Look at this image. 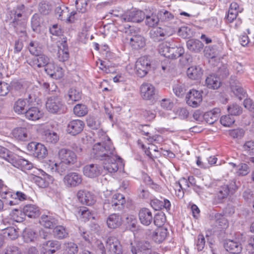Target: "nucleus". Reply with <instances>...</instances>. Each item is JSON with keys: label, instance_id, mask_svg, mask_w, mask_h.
<instances>
[{"label": "nucleus", "instance_id": "1", "mask_svg": "<svg viewBox=\"0 0 254 254\" xmlns=\"http://www.w3.org/2000/svg\"><path fill=\"white\" fill-rule=\"evenodd\" d=\"M98 134H102L101 140L93 145L91 154L94 158L103 161L104 170L110 173L116 172L123 168V160L115 154V148L106 133L100 130Z\"/></svg>", "mask_w": 254, "mask_h": 254}, {"label": "nucleus", "instance_id": "2", "mask_svg": "<svg viewBox=\"0 0 254 254\" xmlns=\"http://www.w3.org/2000/svg\"><path fill=\"white\" fill-rule=\"evenodd\" d=\"M39 92L37 88H33L32 91H28V98L19 99L14 102V111L19 115L25 114L29 106L39 101Z\"/></svg>", "mask_w": 254, "mask_h": 254}, {"label": "nucleus", "instance_id": "3", "mask_svg": "<svg viewBox=\"0 0 254 254\" xmlns=\"http://www.w3.org/2000/svg\"><path fill=\"white\" fill-rule=\"evenodd\" d=\"M25 6L23 4L18 5L14 10V19L12 22V26L14 27L15 31L21 37L26 36V19L23 16Z\"/></svg>", "mask_w": 254, "mask_h": 254}, {"label": "nucleus", "instance_id": "4", "mask_svg": "<svg viewBox=\"0 0 254 254\" xmlns=\"http://www.w3.org/2000/svg\"><path fill=\"white\" fill-rule=\"evenodd\" d=\"M236 189L237 186L234 180L231 181L229 184L220 186L215 194V199L217 203L222 202L223 200L226 199L230 194H233Z\"/></svg>", "mask_w": 254, "mask_h": 254}, {"label": "nucleus", "instance_id": "5", "mask_svg": "<svg viewBox=\"0 0 254 254\" xmlns=\"http://www.w3.org/2000/svg\"><path fill=\"white\" fill-rule=\"evenodd\" d=\"M64 103L62 99L58 96H52L46 102L47 110L53 114L60 113L64 111Z\"/></svg>", "mask_w": 254, "mask_h": 254}, {"label": "nucleus", "instance_id": "6", "mask_svg": "<svg viewBox=\"0 0 254 254\" xmlns=\"http://www.w3.org/2000/svg\"><path fill=\"white\" fill-rule=\"evenodd\" d=\"M151 68L150 61L146 56L138 59L135 63V69L137 75L140 77H144Z\"/></svg>", "mask_w": 254, "mask_h": 254}, {"label": "nucleus", "instance_id": "7", "mask_svg": "<svg viewBox=\"0 0 254 254\" xmlns=\"http://www.w3.org/2000/svg\"><path fill=\"white\" fill-rule=\"evenodd\" d=\"M27 150L38 158H44L47 154V150L44 145L36 142H31L27 146Z\"/></svg>", "mask_w": 254, "mask_h": 254}, {"label": "nucleus", "instance_id": "8", "mask_svg": "<svg viewBox=\"0 0 254 254\" xmlns=\"http://www.w3.org/2000/svg\"><path fill=\"white\" fill-rule=\"evenodd\" d=\"M157 90L155 86L148 82H143L140 86V96L143 99L151 100L154 98Z\"/></svg>", "mask_w": 254, "mask_h": 254}, {"label": "nucleus", "instance_id": "9", "mask_svg": "<svg viewBox=\"0 0 254 254\" xmlns=\"http://www.w3.org/2000/svg\"><path fill=\"white\" fill-rule=\"evenodd\" d=\"M59 158L61 161L67 166L74 164L77 160L75 153L71 150L62 148L59 151Z\"/></svg>", "mask_w": 254, "mask_h": 254}, {"label": "nucleus", "instance_id": "10", "mask_svg": "<svg viewBox=\"0 0 254 254\" xmlns=\"http://www.w3.org/2000/svg\"><path fill=\"white\" fill-rule=\"evenodd\" d=\"M106 247L109 254H123L122 246L115 237L111 236L108 238Z\"/></svg>", "mask_w": 254, "mask_h": 254}, {"label": "nucleus", "instance_id": "11", "mask_svg": "<svg viewBox=\"0 0 254 254\" xmlns=\"http://www.w3.org/2000/svg\"><path fill=\"white\" fill-rule=\"evenodd\" d=\"M145 18V13L141 10H133L126 12L121 16L122 22H140Z\"/></svg>", "mask_w": 254, "mask_h": 254}, {"label": "nucleus", "instance_id": "12", "mask_svg": "<svg viewBox=\"0 0 254 254\" xmlns=\"http://www.w3.org/2000/svg\"><path fill=\"white\" fill-rule=\"evenodd\" d=\"M187 104L193 108L198 107L202 101L201 92L194 89L190 90L186 96Z\"/></svg>", "mask_w": 254, "mask_h": 254}, {"label": "nucleus", "instance_id": "13", "mask_svg": "<svg viewBox=\"0 0 254 254\" xmlns=\"http://www.w3.org/2000/svg\"><path fill=\"white\" fill-rule=\"evenodd\" d=\"M82 176L76 172H70L64 178V182L68 187H75L82 183Z\"/></svg>", "mask_w": 254, "mask_h": 254}, {"label": "nucleus", "instance_id": "14", "mask_svg": "<svg viewBox=\"0 0 254 254\" xmlns=\"http://www.w3.org/2000/svg\"><path fill=\"white\" fill-rule=\"evenodd\" d=\"M129 40L130 46L134 49L138 50L143 48L146 45V40L144 37L138 34L134 33L127 38Z\"/></svg>", "mask_w": 254, "mask_h": 254}, {"label": "nucleus", "instance_id": "15", "mask_svg": "<svg viewBox=\"0 0 254 254\" xmlns=\"http://www.w3.org/2000/svg\"><path fill=\"white\" fill-rule=\"evenodd\" d=\"M9 160L10 163L14 167L21 170H30L33 167V164L30 162L15 155L14 158H10Z\"/></svg>", "mask_w": 254, "mask_h": 254}, {"label": "nucleus", "instance_id": "16", "mask_svg": "<svg viewBox=\"0 0 254 254\" xmlns=\"http://www.w3.org/2000/svg\"><path fill=\"white\" fill-rule=\"evenodd\" d=\"M173 32V30L170 28H162L158 27L151 30L150 32V35L154 40H160L163 37L171 35Z\"/></svg>", "mask_w": 254, "mask_h": 254}, {"label": "nucleus", "instance_id": "17", "mask_svg": "<svg viewBox=\"0 0 254 254\" xmlns=\"http://www.w3.org/2000/svg\"><path fill=\"white\" fill-rule=\"evenodd\" d=\"M12 135L17 140L21 141H26L31 138L29 128L26 127H16L12 130Z\"/></svg>", "mask_w": 254, "mask_h": 254}, {"label": "nucleus", "instance_id": "18", "mask_svg": "<svg viewBox=\"0 0 254 254\" xmlns=\"http://www.w3.org/2000/svg\"><path fill=\"white\" fill-rule=\"evenodd\" d=\"M102 168L97 164H91L85 165L83 168V174L90 178L99 176L101 174Z\"/></svg>", "mask_w": 254, "mask_h": 254}, {"label": "nucleus", "instance_id": "19", "mask_svg": "<svg viewBox=\"0 0 254 254\" xmlns=\"http://www.w3.org/2000/svg\"><path fill=\"white\" fill-rule=\"evenodd\" d=\"M77 196L79 201L83 204L91 205L96 201L94 195L91 192L87 190H79Z\"/></svg>", "mask_w": 254, "mask_h": 254}, {"label": "nucleus", "instance_id": "20", "mask_svg": "<svg viewBox=\"0 0 254 254\" xmlns=\"http://www.w3.org/2000/svg\"><path fill=\"white\" fill-rule=\"evenodd\" d=\"M224 247L227 252L232 254H240L242 250L241 244L234 240H226L224 243Z\"/></svg>", "mask_w": 254, "mask_h": 254}, {"label": "nucleus", "instance_id": "21", "mask_svg": "<svg viewBox=\"0 0 254 254\" xmlns=\"http://www.w3.org/2000/svg\"><path fill=\"white\" fill-rule=\"evenodd\" d=\"M55 12L59 19L63 20L64 18H66L70 22H72L75 18V15L77 14V12L74 10L69 13L68 8L64 6L63 7L60 6L56 7Z\"/></svg>", "mask_w": 254, "mask_h": 254}, {"label": "nucleus", "instance_id": "22", "mask_svg": "<svg viewBox=\"0 0 254 254\" xmlns=\"http://www.w3.org/2000/svg\"><path fill=\"white\" fill-rule=\"evenodd\" d=\"M193 179L192 177H189L188 180L185 178H182L179 182H177L174 184V189L176 192V195L179 198H182L184 195V189L182 185L186 186L187 188L189 187V184H191V181Z\"/></svg>", "mask_w": 254, "mask_h": 254}, {"label": "nucleus", "instance_id": "23", "mask_svg": "<svg viewBox=\"0 0 254 254\" xmlns=\"http://www.w3.org/2000/svg\"><path fill=\"white\" fill-rule=\"evenodd\" d=\"M84 122L80 120L70 121L67 126V131L71 135H75L79 133L83 129Z\"/></svg>", "mask_w": 254, "mask_h": 254}, {"label": "nucleus", "instance_id": "24", "mask_svg": "<svg viewBox=\"0 0 254 254\" xmlns=\"http://www.w3.org/2000/svg\"><path fill=\"white\" fill-rule=\"evenodd\" d=\"M138 216L140 223L145 226H149L153 220L152 212L149 209L146 208L140 210Z\"/></svg>", "mask_w": 254, "mask_h": 254}, {"label": "nucleus", "instance_id": "25", "mask_svg": "<svg viewBox=\"0 0 254 254\" xmlns=\"http://www.w3.org/2000/svg\"><path fill=\"white\" fill-rule=\"evenodd\" d=\"M50 62V59L48 56L40 53L32 59L30 64L33 66L45 67Z\"/></svg>", "mask_w": 254, "mask_h": 254}, {"label": "nucleus", "instance_id": "26", "mask_svg": "<svg viewBox=\"0 0 254 254\" xmlns=\"http://www.w3.org/2000/svg\"><path fill=\"white\" fill-rule=\"evenodd\" d=\"M43 177L35 176L34 178V180L39 187L45 188L47 187L50 183L53 182L54 179L53 177L45 173L43 174Z\"/></svg>", "mask_w": 254, "mask_h": 254}, {"label": "nucleus", "instance_id": "27", "mask_svg": "<svg viewBox=\"0 0 254 254\" xmlns=\"http://www.w3.org/2000/svg\"><path fill=\"white\" fill-rule=\"evenodd\" d=\"M49 164H47V168L52 173H58L60 175L64 172L67 169V165L61 161L60 163H55L53 161L49 160Z\"/></svg>", "mask_w": 254, "mask_h": 254}, {"label": "nucleus", "instance_id": "28", "mask_svg": "<svg viewBox=\"0 0 254 254\" xmlns=\"http://www.w3.org/2000/svg\"><path fill=\"white\" fill-rule=\"evenodd\" d=\"M43 112L37 107L28 108L25 114V117L31 121H36L43 116Z\"/></svg>", "mask_w": 254, "mask_h": 254}, {"label": "nucleus", "instance_id": "29", "mask_svg": "<svg viewBox=\"0 0 254 254\" xmlns=\"http://www.w3.org/2000/svg\"><path fill=\"white\" fill-rule=\"evenodd\" d=\"M222 50L221 44L207 46L204 50L205 56L208 58L213 59L216 57Z\"/></svg>", "mask_w": 254, "mask_h": 254}, {"label": "nucleus", "instance_id": "30", "mask_svg": "<svg viewBox=\"0 0 254 254\" xmlns=\"http://www.w3.org/2000/svg\"><path fill=\"white\" fill-rule=\"evenodd\" d=\"M168 233V230L164 227L157 228L153 233L152 239L157 243L162 242L166 238Z\"/></svg>", "mask_w": 254, "mask_h": 254}, {"label": "nucleus", "instance_id": "31", "mask_svg": "<svg viewBox=\"0 0 254 254\" xmlns=\"http://www.w3.org/2000/svg\"><path fill=\"white\" fill-rule=\"evenodd\" d=\"M106 223L109 228L115 229L121 225V218L117 214H112L107 218Z\"/></svg>", "mask_w": 254, "mask_h": 254}, {"label": "nucleus", "instance_id": "32", "mask_svg": "<svg viewBox=\"0 0 254 254\" xmlns=\"http://www.w3.org/2000/svg\"><path fill=\"white\" fill-rule=\"evenodd\" d=\"M187 46L190 51L198 53L202 49L203 44L198 40L191 39L187 41Z\"/></svg>", "mask_w": 254, "mask_h": 254}, {"label": "nucleus", "instance_id": "33", "mask_svg": "<svg viewBox=\"0 0 254 254\" xmlns=\"http://www.w3.org/2000/svg\"><path fill=\"white\" fill-rule=\"evenodd\" d=\"M230 164L235 169V173L238 176H246L250 172L249 166L246 163H240L238 165L234 163H230Z\"/></svg>", "mask_w": 254, "mask_h": 254}, {"label": "nucleus", "instance_id": "34", "mask_svg": "<svg viewBox=\"0 0 254 254\" xmlns=\"http://www.w3.org/2000/svg\"><path fill=\"white\" fill-rule=\"evenodd\" d=\"M126 200L124 196L121 193H116L112 197L110 204L114 209H117L122 206L125 203Z\"/></svg>", "mask_w": 254, "mask_h": 254}, {"label": "nucleus", "instance_id": "35", "mask_svg": "<svg viewBox=\"0 0 254 254\" xmlns=\"http://www.w3.org/2000/svg\"><path fill=\"white\" fill-rule=\"evenodd\" d=\"M41 225L51 229L57 224V220L50 215H42L39 221Z\"/></svg>", "mask_w": 254, "mask_h": 254}, {"label": "nucleus", "instance_id": "36", "mask_svg": "<svg viewBox=\"0 0 254 254\" xmlns=\"http://www.w3.org/2000/svg\"><path fill=\"white\" fill-rule=\"evenodd\" d=\"M58 59L60 61L64 62L67 61L69 58L68 46L66 42L62 43L59 46L58 52Z\"/></svg>", "mask_w": 254, "mask_h": 254}, {"label": "nucleus", "instance_id": "37", "mask_svg": "<svg viewBox=\"0 0 254 254\" xmlns=\"http://www.w3.org/2000/svg\"><path fill=\"white\" fill-rule=\"evenodd\" d=\"M205 84L210 89H217L221 84L220 78L215 75H209L205 79Z\"/></svg>", "mask_w": 254, "mask_h": 254}, {"label": "nucleus", "instance_id": "38", "mask_svg": "<svg viewBox=\"0 0 254 254\" xmlns=\"http://www.w3.org/2000/svg\"><path fill=\"white\" fill-rule=\"evenodd\" d=\"M54 237L59 240L65 239L68 236V232L67 229L62 225L55 227L53 231Z\"/></svg>", "mask_w": 254, "mask_h": 254}, {"label": "nucleus", "instance_id": "39", "mask_svg": "<svg viewBox=\"0 0 254 254\" xmlns=\"http://www.w3.org/2000/svg\"><path fill=\"white\" fill-rule=\"evenodd\" d=\"M25 215L30 218H35L40 215V210L37 206L33 204L26 205L23 208Z\"/></svg>", "mask_w": 254, "mask_h": 254}, {"label": "nucleus", "instance_id": "40", "mask_svg": "<svg viewBox=\"0 0 254 254\" xmlns=\"http://www.w3.org/2000/svg\"><path fill=\"white\" fill-rule=\"evenodd\" d=\"M22 237L25 242H32L37 240L38 234L30 228H26L23 232Z\"/></svg>", "mask_w": 254, "mask_h": 254}, {"label": "nucleus", "instance_id": "41", "mask_svg": "<svg viewBox=\"0 0 254 254\" xmlns=\"http://www.w3.org/2000/svg\"><path fill=\"white\" fill-rule=\"evenodd\" d=\"M241 11L239 10V6L236 2H232L230 4L227 19L229 22H232L235 19L239 12Z\"/></svg>", "mask_w": 254, "mask_h": 254}, {"label": "nucleus", "instance_id": "42", "mask_svg": "<svg viewBox=\"0 0 254 254\" xmlns=\"http://www.w3.org/2000/svg\"><path fill=\"white\" fill-rule=\"evenodd\" d=\"M202 74V69L199 66H192L188 68L187 70L188 77L192 79H199Z\"/></svg>", "mask_w": 254, "mask_h": 254}, {"label": "nucleus", "instance_id": "43", "mask_svg": "<svg viewBox=\"0 0 254 254\" xmlns=\"http://www.w3.org/2000/svg\"><path fill=\"white\" fill-rule=\"evenodd\" d=\"M230 87L232 91L240 100L246 96V92L241 87L239 83L230 82Z\"/></svg>", "mask_w": 254, "mask_h": 254}, {"label": "nucleus", "instance_id": "44", "mask_svg": "<svg viewBox=\"0 0 254 254\" xmlns=\"http://www.w3.org/2000/svg\"><path fill=\"white\" fill-rule=\"evenodd\" d=\"M219 113V110L218 109H215V111L207 112L203 115V119L207 123L209 124H213L217 120Z\"/></svg>", "mask_w": 254, "mask_h": 254}, {"label": "nucleus", "instance_id": "45", "mask_svg": "<svg viewBox=\"0 0 254 254\" xmlns=\"http://www.w3.org/2000/svg\"><path fill=\"white\" fill-rule=\"evenodd\" d=\"M89 0H76L75 1V6L77 14L75 15V18L78 16L79 13H84L87 10L88 3Z\"/></svg>", "mask_w": 254, "mask_h": 254}, {"label": "nucleus", "instance_id": "46", "mask_svg": "<svg viewBox=\"0 0 254 254\" xmlns=\"http://www.w3.org/2000/svg\"><path fill=\"white\" fill-rule=\"evenodd\" d=\"M68 102L69 104L78 101L81 98V92L75 88H70L68 93Z\"/></svg>", "mask_w": 254, "mask_h": 254}, {"label": "nucleus", "instance_id": "47", "mask_svg": "<svg viewBox=\"0 0 254 254\" xmlns=\"http://www.w3.org/2000/svg\"><path fill=\"white\" fill-rule=\"evenodd\" d=\"M145 17L146 18L145 21V24L150 27L156 26L159 21L158 15H156L153 13H152L150 15L145 14Z\"/></svg>", "mask_w": 254, "mask_h": 254}, {"label": "nucleus", "instance_id": "48", "mask_svg": "<svg viewBox=\"0 0 254 254\" xmlns=\"http://www.w3.org/2000/svg\"><path fill=\"white\" fill-rule=\"evenodd\" d=\"M63 247L67 254H76L78 252V247L73 242H65L64 243Z\"/></svg>", "mask_w": 254, "mask_h": 254}, {"label": "nucleus", "instance_id": "49", "mask_svg": "<svg viewBox=\"0 0 254 254\" xmlns=\"http://www.w3.org/2000/svg\"><path fill=\"white\" fill-rule=\"evenodd\" d=\"M42 19L38 14H34L31 18V26L34 31H40V27L42 23Z\"/></svg>", "mask_w": 254, "mask_h": 254}, {"label": "nucleus", "instance_id": "50", "mask_svg": "<svg viewBox=\"0 0 254 254\" xmlns=\"http://www.w3.org/2000/svg\"><path fill=\"white\" fill-rule=\"evenodd\" d=\"M74 114L78 117H82L88 113V109L84 104H77L73 108Z\"/></svg>", "mask_w": 254, "mask_h": 254}, {"label": "nucleus", "instance_id": "51", "mask_svg": "<svg viewBox=\"0 0 254 254\" xmlns=\"http://www.w3.org/2000/svg\"><path fill=\"white\" fill-rule=\"evenodd\" d=\"M184 53V50L181 47H171L170 49L169 58L172 59H177L181 56Z\"/></svg>", "mask_w": 254, "mask_h": 254}, {"label": "nucleus", "instance_id": "52", "mask_svg": "<svg viewBox=\"0 0 254 254\" xmlns=\"http://www.w3.org/2000/svg\"><path fill=\"white\" fill-rule=\"evenodd\" d=\"M78 214L84 219V221L94 219V214L86 207L80 208L78 211Z\"/></svg>", "mask_w": 254, "mask_h": 254}, {"label": "nucleus", "instance_id": "53", "mask_svg": "<svg viewBox=\"0 0 254 254\" xmlns=\"http://www.w3.org/2000/svg\"><path fill=\"white\" fill-rule=\"evenodd\" d=\"M45 139L48 142L56 143L59 140V136L57 133L48 130L45 132Z\"/></svg>", "mask_w": 254, "mask_h": 254}, {"label": "nucleus", "instance_id": "54", "mask_svg": "<svg viewBox=\"0 0 254 254\" xmlns=\"http://www.w3.org/2000/svg\"><path fill=\"white\" fill-rule=\"evenodd\" d=\"M3 237H7L10 240H14L17 238L18 234L17 230L14 227H8L5 229L3 232Z\"/></svg>", "mask_w": 254, "mask_h": 254}, {"label": "nucleus", "instance_id": "55", "mask_svg": "<svg viewBox=\"0 0 254 254\" xmlns=\"http://www.w3.org/2000/svg\"><path fill=\"white\" fill-rule=\"evenodd\" d=\"M214 219L216 223L221 228H227L228 223L227 220L221 214L216 213L214 216Z\"/></svg>", "mask_w": 254, "mask_h": 254}, {"label": "nucleus", "instance_id": "56", "mask_svg": "<svg viewBox=\"0 0 254 254\" xmlns=\"http://www.w3.org/2000/svg\"><path fill=\"white\" fill-rule=\"evenodd\" d=\"M173 89L174 93L178 97H182L185 94L186 91L184 84L178 81L174 84Z\"/></svg>", "mask_w": 254, "mask_h": 254}, {"label": "nucleus", "instance_id": "57", "mask_svg": "<svg viewBox=\"0 0 254 254\" xmlns=\"http://www.w3.org/2000/svg\"><path fill=\"white\" fill-rule=\"evenodd\" d=\"M171 49L169 43H162L159 46L158 51L161 55L169 58Z\"/></svg>", "mask_w": 254, "mask_h": 254}, {"label": "nucleus", "instance_id": "58", "mask_svg": "<svg viewBox=\"0 0 254 254\" xmlns=\"http://www.w3.org/2000/svg\"><path fill=\"white\" fill-rule=\"evenodd\" d=\"M43 245L47 248L53 249L50 250L51 254H54L57 250H59L61 248L60 243L55 240L48 241L45 242Z\"/></svg>", "mask_w": 254, "mask_h": 254}, {"label": "nucleus", "instance_id": "59", "mask_svg": "<svg viewBox=\"0 0 254 254\" xmlns=\"http://www.w3.org/2000/svg\"><path fill=\"white\" fill-rule=\"evenodd\" d=\"M15 155L5 148L0 146V157L10 163V158H14Z\"/></svg>", "mask_w": 254, "mask_h": 254}, {"label": "nucleus", "instance_id": "60", "mask_svg": "<svg viewBox=\"0 0 254 254\" xmlns=\"http://www.w3.org/2000/svg\"><path fill=\"white\" fill-rule=\"evenodd\" d=\"M227 110L231 116H238L242 113V108L237 104L231 105Z\"/></svg>", "mask_w": 254, "mask_h": 254}, {"label": "nucleus", "instance_id": "61", "mask_svg": "<svg viewBox=\"0 0 254 254\" xmlns=\"http://www.w3.org/2000/svg\"><path fill=\"white\" fill-rule=\"evenodd\" d=\"M154 224L158 226L159 228L164 224L166 220V218L164 214L158 213L154 217L153 220Z\"/></svg>", "mask_w": 254, "mask_h": 254}, {"label": "nucleus", "instance_id": "62", "mask_svg": "<svg viewBox=\"0 0 254 254\" xmlns=\"http://www.w3.org/2000/svg\"><path fill=\"white\" fill-rule=\"evenodd\" d=\"M28 48L30 53L35 56L41 53V49L35 42H31Z\"/></svg>", "mask_w": 254, "mask_h": 254}, {"label": "nucleus", "instance_id": "63", "mask_svg": "<svg viewBox=\"0 0 254 254\" xmlns=\"http://www.w3.org/2000/svg\"><path fill=\"white\" fill-rule=\"evenodd\" d=\"M1 254H21V252L16 246H7L3 250Z\"/></svg>", "mask_w": 254, "mask_h": 254}, {"label": "nucleus", "instance_id": "64", "mask_svg": "<svg viewBox=\"0 0 254 254\" xmlns=\"http://www.w3.org/2000/svg\"><path fill=\"white\" fill-rule=\"evenodd\" d=\"M243 148L249 155H254V141L249 140L246 141L243 145Z\"/></svg>", "mask_w": 254, "mask_h": 254}]
</instances>
